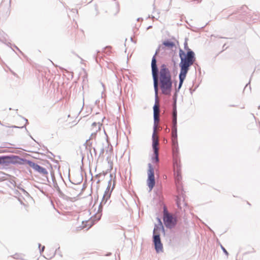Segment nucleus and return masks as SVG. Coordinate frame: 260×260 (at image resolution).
<instances>
[{
  "label": "nucleus",
  "mask_w": 260,
  "mask_h": 260,
  "mask_svg": "<svg viewBox=\"0 0 260 260\" xmlns=\"http://www.w3.org/2000/svg\"><path fill=\"white\" fill-rule=\"evenodd\" d=\"M184 45V49L187 50V52L185 54L182 50L180 49L179 50V57L181 59L179 63L180 72L179 75V83L178 88L176 89V92H178L181 88L189 69V67L192 65L196 60L195 54L188 48L187 43L185 42Z\"/></svg>",
  "instance_id": "nucleus-1"
},
{
  "label": "nucleus",
  "mask_w": 260,
  "mask_h": 260,
  "mask_svg": "<svg viewBox=\"0 0 260 260\" xmlns=\"http://www.w3.org/2000/svg\"><path fill=\"white\" fill-rule=\"evenodd\" d=\"M159 51V49L158 48L152 57V61H151V70H152V75L153 79V85H154V89L155 92V104L153 106V115L159 114L160 110H159V99L158 96V69L156 64V56L158 53Z\"/></svg>",
  "instance_id": "nucleus-2"
},
{
  "label": "nucleus",
  "mask_w": 260,
  "mask_h": 260,
  "mask_svg": "<svg viewBox=\"0 0 260 260\" xmlns=\"http://www.w3.org/2000/svg\"><path fill=\"white\" fill-rule=\"evenodd\" d=\"M159 75L160 87L162 93L165 95L170 94L172 87L171 75L169 70L165 64L160 67Z\"/></svg>",
  "instance_id": "nucleus-3"
},
{
  "label": "nucleus",
  "mask_w": 260,
  "mask_h": 260,
  "mask_svg": "<svg viewBox=\"0 0 260 260\" xmlns=\"http://www.w3.org/2000/svg\"><path fill=\"white\" fill-rule=\"evenodd\" d=\"M159 223L155 224L153 231V242L154 245L155 249L157 253L162 251L163 246L161 242L160 238V234L161 232H165L164 226L159 220Z\"/></svg>",
  "instance_id": "nucleus-4"
},
{
  "label": "nucleus",
  "mask_w": 260,
  "mask_h": 260,
  "mask_svg": "<svg viewBox=\"0 0 260 260\" xmlns=\"http://www.w3.org/2000/svg\"><path fill=\"white\" fill-rule=\"evenodd\" d=\"M4 158V164L7 165L12 164H19L24 165L25 164H27V161L26 159L20 157L18 156L11 155L9 156H3Z\"/></svg>",
  "instance_id": "nucleus-5"
},
{
  "label": "nucleus",
  "mask_w": 260,
  "mask_h": 260,
  "mask_svg": "<svg viewBox=\"0 0 260 260\" xmlns=\"http://www.w3.org/2000/svg\"><path fill=\"white\" fill-rule=\"evenodd\" d=\"M164 221L167 228L172 229L177 224V220L176 217L169 214L165 209L164 212Z\"/></svg>",
  "instance_id": "nucleus-6"
},
{
  "label": "nucleus",
  "mask_w": 260,
  "mask_h": 260,
  "mask_svg": "<svg viewBox=\"0 0 260 260\" xmlns=\"http://www.w3.org/2000/svg\"><path fill=\"white\" fill-rule=\"evenodd\" d=\"M148 170L147 172L148 179L147 180V185L151 191L155 185L154 171V168L151 164H148Z\"/></svg>",
  "instance_id": "nucleus-7"
},
{
  "label": "nucleus",
  "mask_w": 260,
  "mask_h": 260,
  "mask_svg": "<svg viewBox=\"0 0 260 260\" xmlns=\"http://www.w3.org/2000/svg\"><path fill=\"white\" fill-rule=\"evenodd\" d=\"M27 165H28L30 167L33 168L35 171L38 172L42 174L43 175H46L48 174V172L47 170L39 165L32 162L30 160L27 161Z\"/></svg>",
  "instance_id": "nucleus-8"
},
{
  "label": "nucleus",
  "mask_w": 260,
  "mask_h": 260,
  "mask_svg": "<svg viewBox=\"0 0 260 260\" xmlns=\"http://www.w3.org/2000/svg\"><path fill=\"white\" fill-rule=\"evenodd\" d=\"M156 125L155 124L153 127V133L152 135V148L154 152L158 151V144H159V140L158 138L155 135L156 133Z\"/></svg>",
  "instance_id": "nucleus-9"
},
{
  "label": "nucleus",
  "mask_w": 260,
  "mask_h": 260,
  "mask_svg": "<svg viewBox=\"0 0 260 260\" xmlns=\"http://www.w3.org/2000/svg\"><path fill=\"white\" fill-rule=\"evenodd\" d=\"M111 191H110V189L109 188V187H108L104 193L102 200L99 206V210L101 209L103 206L107 204L111 197Z\"/></svg>",
  "instance_id": "nucleus-10"
},
{
  "label": "nucleus",
  "mask_w": 260,
  "mask_h": 260,
  "mask_svg": "<svg viewBox=\"0 0 260 260\" xmlns=\"http://www.w3.org/2000/svg\"><path fill=\"white\" fill-rule=\"evenodd\" d=\"M102 125V124L100 122H93L91 124V139H92L95 137L96 133L99 131L101 129V126Z\"/></svg>",
  "instance_id": "nucleus-11"
},
{
  "label": "nucleus",
  "mask_w": 260,
  "mask_h": 260,
  "mask_svg": "<svg viewBox=\"0 0 260 260\" xmlns=\"http://www.w3.org/2000/svg\"><path fill=\"white\" fill-rule=\"evenodd\" d=\"M177 109H176V100H174V105H173V110L172 113V127H177Z\"/></svg>",
  "instance_id": "nucleus-12"
},
{
  "label": "nucleus",
  "mask_w": 260,
  "mask_h": 260,
  "mask_svg": "<svg viewBox=\"0 0 260 260\" xmlns=\"http://www.w3.org/2000/svg\"><path fill=\"white\" fill-rule=\"evenodd\" d=\"M175 178L176 183L177 184H179L180 181L181 179V176L180 172H179V171L177 170L175 173Z\"/></svg>",
  "instance_id": "nucleus-13"
},
{
  "label": "nucleus",
  "mask_w": 260,
  "mask_h": 260,
  "mask_svg": "<svg viewBox=\"0 0 260 260\" xmlns=\"http://www.w3.org/2000/svg\"><path fill=\"white\" fill-rule=\"evenodd\" d=\"M172 138H177V127H172Z\"/></svg>",
  "instance_id": "nucleus-14"
},
{
  "label": "nucleus",
  "mask_w": 260,
  "mask_h": 260,
  "mask_svg": "<svg viewBox=\"0 0 260 260\" xmlns=\"http://www.w3.org/2000/svg\"><path fill=\"white\" fill-rule=\"evenodd\" d=\"M154 155L152 158V162H158L159 161L158 151L154 152Z\"/></svg>",
  "instance_id": "nucleus-15"
},
{
  "label": "nucleus",
  "mask_w": 260,
  "mask_h": 260,
  "mask_svg": "<svg viewBox=\"0 0 260 260\" xmlns=\"http://www.w3.org/2000/svg\"><path fill=\"white\" fill-rule=\"evenodd\" d=\"M163 45H165L166 47H168L169 48H172L174 46L175 44L173 42L171 41H165L163 42Z\"/></svg>",
  "instance_id": "nucleus-16"
},
{
  "label": "nucleus",
  "mask_w": 260,
  "mask_h": 260,
  "mask_svg": "<svg viewBox=\"0 0 260 260\" xmlns=\"http://www.w3.org/2000/svg\"><path fill=\"white\" fill-rule=\"evenodd\" d=\"M154 118V126L155 124L157 125L156 123H158L159 121V114L153 115Z\"/></svg>",
  "instance_id": "nucleus-17"
},
{
  "label": "nucleus",
  "mask_w": 260,
  "mask_h": 260,
  "mask_svg": "<svg viewBox=\"0 0 260 260\" xmlns=\"http://www.w3.org/2000/svg\"><path fill=\"white\" fill-rule=\"evenodd\" d=\"M172 143H173V146H175L176 145H177L178 144V142H177V138L174 139L173 138H172Z\"/></svg>",
  "instance_id": "nucleus-18"
},
{
  "label": "nucleus",
  "mask_w": 260,
  "mask_h": 260,
  "mask_svg": "<svg viewBox=\"0 0 260 260\" xmlns=\"http://www.w3.org/2000/svg\"><path fill=\"white\" fill-rule=\"evenodd\" d=\"M221 248L222 249V250H223V252L226 254V255H228V251H226V250L221 245Z\"/></svg>",
  "instance_id": "nucleus-19"
},
{
  "label": "nucleus",
  "mask_w": 260,
  "mask_h": 260,
  "mask_svg": "<svg viewBox=\"0 0 260 260\" xmlns=\"http://www.w3.org/2000/svg\"><path fill=\"white\" fill-rule=\"evenodd\" d=\"M0 164H4L3 156L0 157Z\"/></svg>",
  "instance_id": "nucleus-20"
},
{
  "label": "nucleus",
  "mask_w": 260,
  "mask_h": 260,
  "mask_svg": "<svg viewBox=\"0 0 260 260\" xmlns=\"http://www.w3.org/2000/svg\"><path fill=\"white\" fill-rule=\"evenodd\" d=\"M44 249H45V246H44L42 247V249L40 250V253L43 252L44 251Z\"/></svg>",
  "instance_id": "nucleus-21"
},
{
  "label": "nucleus",
  "mask_w": 260,
  "mask_h": 260,
  "mask_svg": "<svg viewBox=\"0 0 260 260\" xmlns=\"http://www.w3.org/2000/svg\"><path fill=\"white\" fill-rule=\"evenodd\" d=\"M12 127H15V128H21L23 127V126L18 127V126H12Z\"/></svg>",
  "instance_id": "nucleus-22"
},
{
  "label": "nucleus",
  "mask_w": 260,
  "mask_h": 260,
  "mask_svg": "<svg viewBox=\"0 0 260 260\" xmlns=\"http://www.w3.org/2000/svg\"><path fill=\"white\" fill-rule=\"evenodd\" d=\"M104 152V148L101 149V154H103Z\"/></svg>",
  "instance_id": "nucleus-23"
},
{
  "label": "nucleus",
  "mask_w": 260,
  "mask_h": 260,
  "mask_svg": "<svg viewBox=\"0 0 260 260\" xmlns=\"http://www.w3.org/2000/svg\"><path fill=\"white\" fill-rule=\"evenodd\" d=\"M13 257H14V258H18L17 256H16V255H14V256H13Z\"/></svg>",
  "instance_id": "nucleus-24"
},
{
  "label": "nucleus",
  "mask_w": 260,
  "mask_h": 260,
  "mask_svg": "<svg viewBox=\"0 0 260 260\" xmlns=\"http://www.w3.org/2000/svg\"><path fill=\"white\" fill-rule=\"evenodd\" d=\"M25 120L26 121V122H27V120L26 119H25Z\"/></svg>",
  "instance_id": "nucleus-25"
},
{
  "label": "nucleus",
  "mask_w": 260,
  "mask_h": 260,
  "mask_svg": "<svg viewBox=\"0 0 260 260\" xmlns=\"http://www.w3.org/2000/svg\"><path fill=\"white\" fill-rule=\"evenodd\" d=\"M41 246V244H39V247H40Z\"/></svg>",
  "instance_id": "nucleus-26"
},
{
  "label": "nucleus",
  "mask_w": 260,
  "mask_h": 260,
  "mask_svg": "<svg viewBox=\"0 0 260 260\" xmlns=\"http://www.w3.org/2000/svg\"><path fill=\"white\" fill-rule=\"evenodd\" d=\"M110 254V253L107 254V256H108Z\"/></svg>",
  "instance_id": "nucleus-27"
}]
</instances>
